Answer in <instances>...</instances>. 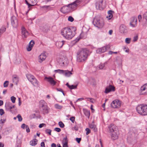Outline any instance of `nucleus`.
<instances>
[{"mask_svg":"<svg viewBox=\"0 0 147 147\" xmlns=\"http://www.w3.org/2000/svg\"><path fill=\"white\" fill-rule=\"evenodd\" d=\"M61 34L63 36L67 39H71L76 34L75 30L73 27L64 28L61 30Z\"/></svg>","mask_w":147,"mask_h":147,"instance_id":"nucleus-1","label":"nucleus"},{"mask_svg":"<svg viewBox=\"0 0 147 147\" xmlns=\"http://www.w3.org/2000/svg\"><path fill=\"white\" fill-rule=\"evenodd\" d=\"M88 51L86 49H82L78 50L77 53V60L78 62L85 61L87 59Z\"/></svg>","mask_w":147,"mask_h":147,"instance_id":"nucleus-2","label":"nucleus"},{"mask_svg":"<svg viewBox=\"0 0 147 147\" xmlns=\"http://www.w3.org/2000/svg\"><path fill=\"white\" fill-rule=\"evenodd\" d=\"M92 22L95 26L99 28H102L104 25L103 19L99 16H97L94 17Z\"/></svg>","mask_w":147,"mask_h":147,"instance_id":"nucleus-3","label":"nucleus"},{"mask_svg":"<svg viewBox=\"0 0 147 147\" xmlns=\"http://www.w3.org/2000/svg\"><path fill=\"white\" fill-rule=\"evenodd\" d=\"M137 112L143 116L147 115V105L142 104L138 105L136 108Z\"/></svg>","mask_w":147,"mask_h":147,"instance_id":"nucleus-4","label":"nucleus"},{"mask_svg":"<svg viewBox=\"0 0 147 147\" xmlns=\"http://www.w3.org/2000/svg\"><path fill=\"white\" fill-rule=\"evenodd\" d=\"M107 130L110 133H113L114 132H116L118 131L117 127L115 125L113 124L109 125Z\"/></svg>","mask_w":147,"mask_h":147,"instance_id":"nucleus-5","label":"nucleus"},{"mask_svg":"<svg viewBox=\"0 0 147 147\" xmlns=\"http://www.w3.org/2000/svg\"><path fill=\"white\" fill-rule=\"evenodd\" d=\"M11 24L13 27L17 28L18 26V20L15 16H12L11 19Z\"/></svg>","mask_w":147,"mask_h":147,"instance_id":"nucleus-6","label":"nucleus"},{"mask_svg":"<svg viewBox=\"0 0 147 147\" xmlns=\"http://www.w3.org/2000/svg\"><path fill=\"white\" fill-rule=\"evenodd\" d=\"M121 102L118 100H113L111 103V106L114 108H119L121 105Z\"/></svg>","mask_w":147,"mask_h":147,"instance_id":"nucleus-7","label":"nucleus"},{"mask_svg":"<svg viewBox=\"0 0 147 147\" xmlns=\"http://www.w3.org/2000/svg\"><path fill=\"white\" fill-rule=\"evenodd\" d=\"M147 94V83L142 86L140 90V95H145Z\"/></svg>","mask_w":147,"mask_h":147,"instance_id":"nucleus-8","label":"nucleus"},{"mask_svg":"<svg viewBox=\"0 0 147 147\" xmlns=\"http://www.w3.org/2000/svg\"><path fill=\"white\" fill-rule=\"evenodd\" d=\"M115 87L111 85H109L105 89V92L106 94H107L110 92H114L115 91Z\"/></svg>","mask_w":147,"mask_h":147,"instance_id":"nucleus-9","label":"nucleus"},{"mask_svg":"<svg viewBox=\"0 0 147 147\" xmlns=\"http://www.w3.org/2000/svg\"><path fill=\"white\" fill-rule=\"evenodd\" d=\"M103 0H100L99 2H96L95 3V6L96 9L100 10H102L104 7L103 5Z\"/></svg>","mask_w":147,"mask_h":147,"instance_id":"nucleus-10","label":"nucleus"},{"mask_svg":"<svg viewBox=\"0 0 147 147\" xmlns=\"http://www.w3.org/2000/svg\"><path fill=\"white\" fill-rule=\"evenodd\" d=\"M45 80H47V81L51 84V85L54 86L56 84V82L55 81L53 78L51 77H47L46 76L45 78Z\"/></svg>","mask_w":147,"mask_h":147,"instance_id":"nucleus-11","label":"nucleus"},{"mask_svg":"<svg viewBox=\"0 0 147 147\" xmlns=\"http://www.w3.org/2000/svg\"><path fill=\"white\" fill-rule=\"evenodd\" d=\"M137 24V19L136 17H132L131 19L130 23V26L133 27H135Z\"/></svg>","mask_w":147,"mask_h":147,"instance_id":"nucleus-12","label":"nucleus"},{"mask_svg":"<svg viewBox=\"0 0 147 147\" xmlns=\"http://www.w3.org/2000/svg\"><path fill=\"white\" fill-rule=\"evenodd\" d=\"M21 30L22 36L26 38L29 34L28 32L24 26L22 27Z\"/></svg>","mask_w":147,"mask_h":147,"instance_id":"nucleus-13","label":"nucleus"},{"mask_svg":"<svg viewBox=\"0 0 147 147\" xmlns=\"http://www.w3.org/2000/svg\"><path fill=\"white\" fill-rule=\"evenodd\" d=\"M60 11L63 13H65L69 12L70 11V9H69V8L67 5L62 7L60 9Z\"/></svg>","mask_w":147,"mask_h":147,"instance_id":"nucleus-14","label":"nucleus"},{"mask_svg":"<svg viewBox=\"0 0 147 147\" xmlns=\"http://www.w3.org/2000/svg\"><path fill=\"white\" fill-rule=\"evenodd\" d=\"M78 5V4L76 3V2H75V1L72 3L68 4V6L70 9V11L76 7Z\"/></svg>","mask_w":147,"mask_h":147,"instance_id":"nucleus-15","label":"nucleus"},{"mask_svg":"<svg viewBox=\"0 0 147 147\" xmlns=\"http://www.w3.org/2000/svg\"><path fill=\"white\" fill-rule=\"evenodd\" d=\"M119 31L121 33H124L126 32V27L124 24H121L119 27Z\"/></svg>","mask_w":147,"mask_h":147,"instance_id":"nucleus-16","label":"nucleus"},{"mask_svg":"<svg viewBox=\"0 0 147 147\" xmlns=\"http://www.w3.org/2000/svg\"><path fill=\"white\" fill-rule=\"evenodd\" d=\"M12 80L14 83L17 85L19 81V77L16 75H13L12 76Z\"/></svg>","mask_w":147,"mask_h":147,"instance_id":"nucleus-17","label":"nucleus"},{"mask_svg":"<svg viewBox=\"0 0 147 147\" xmlns=\"http://www.w3.org/2000/svg\"><path fill=\"white\" fill-rule=\"evenodd\" d=\"M46 56L44 54H41L38 57V61L41 63L46 58Z\"/></svg>","mask_w":147,"mask_h":147,"instance_id":"nucleus-18","label":"nucleus"},{"mask_svg":"<svg viewBox=\"0 0 147 147\" xmlns=\"http://www.w3.org/2000/svg\"><path fill=\"white\" fill-rule=\"evenodd\" d=\"M15 107V106L14 105L11 106V104L9 102L6 103L5 107L6 108V109L8 110L11 111V109L14 108Z\"/></svg>","mask_w":147,"mask_h":147,"instance_id":"nucleus-19","label":"nucleus"},{"mask_svg":"<svg viewBox=\"0 0 147 147\" xmlns=\"http://www.w3.org/2000/svg\"><path fill=\"white\" fill-rule=\"evenodd\" d=\"M118 131L117 132H114L113 133H111V138L113 140H115L117 139L118 138Z\"/></svg>","mask_w":147,"mask_h":147,"instance_id":"nucleus-20","label":"nucleus"},{"mask_svg":"<svg viewBox=\"0 0 147 147\" xmlns=\"http://www.w3.org/2000/svg\"><path fill=\"white\" fill-rule=\"evenodd\" d=\"M30 82L34 86H36L38 85V82L34 77V78H32V80L30 81Z\"/></svg>","mask_w":147,"mask_h":147,"instance_id":"nucleus-21","label":"nucleus"},{"mask_svg":"<svg viewBox=\"0 0 147 147\" xmlns=\"http://www.w3.org/2000/svg\"><path fill=\"white\" fill-rule=\"evenodd\" d=\"M114 13V11L112 10H110L108 12V16L107 17V18H108V19L110 20L113 17V13Z\"/></svg>","mask_w":147,"mask_h":147,"instance_id":"nucleus-22","label":"nucleus"},{"mask_svg":"<svg viewBox=\"0 0 147 147\" xmlns=\"http://www.w3.org/2000/svg\"><path fill=\"white\" fill-rule=\"evenodd\" d=\"M106 49L103 47L98 49L96 50V53L98 54H100L105 52Z\"/></svg>","mask_w":147,"mask_h":147,"instance_id":"nucleus-23","label":"nucleus"},{"mask_svg":"<svg viewBox=\"0 0 147 147\" xmlns=\"http://www.w3.org/2000/svg\"><path fill=\"white\" fill-rule=\"evenodd\" d=\"M83 111L85 115L89 119L90 115V110L86 109H84Z\"/></svg>","mask_w":147,"mask_h":147,"instance_id":"nucleus-24","label":"nucleus"},{"mask_svg":"<svg viewBox=\"0 0 147 147\" xmlns=\"http://www.w3.org/2000/svg\"><path fill=\"white\" fill-rule=\"evenodd\" d=\"M63 42L64 41L57 42L56 43V46L58 48L62 47L64 44Z\"/></svg>","mask_w":147,"mask_h":147,"instance_id":"nucleus-25","label":"nucleus"},{"mask_svg":"<svg viewBox=\"0 0 147 147\" xmlns=\"http://www.w3.org/2000/svg\"><path fill=\"white\" fill-rule=\"evenodd\" d=\"M89 127L90 129H92L94 132H96L97 131L96 125L94 124H89Z\"/></svg>","mask_w":147,"mask_h":147,"instance_id":"nucleus-26","label":"nucleus"},{"mask_svg":"<svg viewBox=\"0 0 147 147\" xmlns=\"http://www.w3.org/2000/svg\"><path fill=\"white\" fill-rule=\"evenodd\" d=\"M40 106L41 108L44 107H46L47 106V104L43 100H41L40 101Z\"/></svg>","mask_w":147,"mask_h":147,"instance_id":"nucleus-27","label":"nucleus"},{"mask_svg":"<svg viewBox=\"0 0 147 147\" xmlns=\"http://www.w3.org/2000/svg\"><path fill=\"white\" fill-rule=\"evenodd\" d=\"M38 140L36 139H34L30 142V144L32 146H35L37 144Z\"/></svg>","mask_w":147,"mask_h":147,"instance_id":"nucleus-28","label":"nucleus"},{"mask_svg":"<svg viewBox=\"0 0 147 147\" xmlns=\"http://www.w3.org/2000/svg\"><path fill=\"white\" fill-rule=\"evenodd\" d=\"M64 75L67 77H69L72 74L71 71L68 70H65Z\"/></svg>","mask_w":147,"mask_h":147,"instance_id":"nucleus-29","label":"nucleus"},{"mask_svg":"<svg viewBox=\"0 0 147 147\" xmlns=\"http://www.w3.org/2000/svg\"><path fill=\"white\" fill-rule=\"evenodd\" d=\"M54 71L55 73H58L60 74H62L64 75L65 70L62 69H58L55 70Z\"/></svg>","mask_w":147,"mask_h":147,"instance_id":"nucleus-30","label":"nucleus"},{"mask_svg":"<svg viewBox=\"0 0 147 147\" xmlns=\"http://www.w3.org/2000/svg\"><path fill=\"white\" fill-rule=\"evenodd\" d=\"M42 111L44 114H47L48 113V107L47 105L46 107H42Z\"/></svg>","mask_w":147,"mask_h":147,"instance_id":"nucleus-31","label":"nucleus"},{"mask_svg":"<svg viewBox=\"0 0 147 147\" xmlns=\"http://www.w3.org/2000/svg\"><path fill=\"white\" fill-rule=\"evenodd\" d=\"M25 2L26 4L28 5V7L29 8V10H30L32 7L34 6L35 5V4H31L28 1H27L26 0Z\"/></svg>","mask_w":147,"mask_h":147,"instance_id":"nucleus-32","label":"nucleus"},{"mask_svg":"<svg viewBox=\"0 0 147 147\" xmlns=\"http://www.w3.org/2000/svg\"><path fill=\"white\" fill-rule=\"evenodd\" d=\"M107 63L105 62L104 63H101L99 65V68L100 69H102L105 68V65H107Z\"/></svg>","mask_w":147,"mask_h":147,"instance_id":"nucleus-33","label":"nucleus"},{"mask_svg":"<svg viewBox=\"0 0 147 147\" xmlns=\"http://www.w3.org/2000/svg\"><path fill=\"white\" fill-rule=\"evenodd\" d=\"M26 76L27 78L30 82L32 79V78H33L34 77L33 76L31 75V74H26Z\"/></svg>","mask_w":147,"mask_h":147,"instance_id":"nucleus-34","label":"nucleus"},{"mask_svg":"<svg viewBox=\"0 0 147 147\" xmlns=\"http://www.w3.org/2000/svg\"><path fill=\"white\" fill-rule=\"evenodd\" d=\"M68 140L67 139V136L65 135V137H64L63 140L62 144H68Z\"/></svg>","mask_w":147,"mask_h":147,"instance_id":"nucleus-35","label":"nucleus"},{"mask_svg":"<svg viewBox=\"0 0 147 147\" xmlns=\"http://www.w3.org/2000/svg\"><path fill=\"white\" fill-rule=\"evenodd\" d=\"M30 2L31 4H34L35 5L36 4L37 0H28Z\"/></svg>","mask_w":147,"mask_h":147,"instance_id":"nucleus-36","label":"nucleus"},{"mask_svg":"<svg viewBox=\"0 0 147 147\" xmlns=\"http://www.w3.org/2000/svg\"><path fill=\"white\" fill-rule=\"evenodd\" d=\"M55 108L60 109H62V107L58 104H56L55 105Z\"/></svg>","mask_w":147,"mask_h":147,"instance_id":"nucleus-37","label":"nucleus"},{"mask_svg":"<svg viewBox=\"0 0 147 147\" xmlns=\"http://www.w3.org/2000/svg\"><path fill=\"white\" fill-rule=\"evenodd\" d=\"M78 86V85L77 84L76 85H72L70 86V87H69V89H76L77 88V86Z\"/></svg>","mask_w":147,"mask_h":147,"instance_id":"nucleus-38","label":"nucleus"},{"mask_svg":"<svg viewBox=\"0 0 147 147\" xmlns=\"http://www.w3.org/2000/svg\"><path fill=\"white\" fill-rule=\"evenodd\" d=\"M17 118L18 119V120L19 121H21L22 120V118L20 114H18L17 116Z\"/></svg>","mask_w":147,"mask_h":147,"instance_id":"nucleus-39","label":"nucleus"},{"mask_svg":"<svg viewBox=\"0 0 147 147\" xmlns=\"http://www.w3.org/2000/svg\"><path fill=\"white\" fill-rule=\"evenodd\" d=\"M59 125L61 128H63L64 127V125L62 121H59Z\"/></svg>","mask_w":147,"mask_h":147,"instance_id":"nucleus-40","label":"nucleus"},{"mask_svg":"<svg viewBox=\"0 0 147 147\" xmlns=\"http://www.w3.org/2000/svg\"><path fill=\"white\" fill-rule=\"evenodd\" d=\"M45 131L47 134H48L49 135H51V130L50 129H47L45 130Z\"/></svg>","mask_w":147,"mask_h":147,"instance_id":"nucleus-41","label":"nucleus"},{"mask_svg":"<svg viewBox=\"0 0 147 147\" xmlns=\"http://www.w3.org/2000/svg\"><path fill=\"white\" fill-rule=\"evenodd\" d=\"M131 41V38H126L125 40V42L127 44H129Z\"/></svg>","mask_w":147,"mask_h":147,"instance_id":"nucleus-42","label":"nucleus"},{"mask_svg":"<svg viewBox=\"0 0 147 147\" xmlns=\"http://www.w3.org/2000/svg\"><path fill=\"white\" fill-rule=\"evenodd\" d=\"M16 99V98L13 96H12L11 97V100L13 103L15 102Z\"/></svg>","mask_w":147,"mask_h":147,"instance_id":"nucleus-43","label":"nucleus"},{"mask_svg":"<svg viewBox=\"0 0 147 147\" xmlns=\"http://www.w3.org/2000/svg\"><path fill=\"white\" fill-rule=\"evenodd\" d=\"M74 18L71 16H69L68 18V21L71 22H72L74 20Z\"/></svg>","mask_w":147,"mask_h":147,"instance_id":"nucleus-44","label":"nucleus"},{"mask_svg":"<svg viewBox=\"0 0 147 147\" xmlns=\"http://www.w3.org/2000/svg\"><path fill=\"white\" fill-rule=\"evenodd\" d=\"M85 130L86 131V135H88L90 133V130L89 128H86Z\"/></svg>","mask_w":147,"mask_h":147,"instance_id":"nucleus-45","label":"nucleus"},{"mask_svg":"<svg viewBox=\"0 0 147 147\" xmlns=\"http://www.w3.org/2000/svg\"><path fill=\"white\" fill-rule=\"evenodd\" d=\"M34 40H32L29 43V45L31 46H32V47L34 45Z\"/></svg>","mask_w":147,"mask_h":147,"instance_id":"nucleus-46","label":"nucleus"},{"mask_svg":"<svg viewBox=\"0 0 147 147\" xmlns=\"http://www.w3.org/2000/svg\"><path fill=\"white\" fill-rule=\"evenodd\" d=\"M8 81H5L4 83L3 86L4 87H6L7 86L8 84Z\"/></svg>","mask_w":147,"mask_h":147,"instance_id":"nucleus-47","label":"nucleus"},{"mask_svg":"<svg viewBox=\"0 0 147 147\" xmlns=\"http://www.w3.org/2000/svg\"><path fill=\"white\" fill-rule=\"evenodd\" d=\"M144 18L147 22V11L145 12V13L143 15Z\"/></svg>","mask_w":147,"mask_h":147,"instance_id":"nucleus-48","label":"nucleus"},{"mask_svg":"<svg viewBox=\"0 0 147 147\" xmlns=\"http://www.w3.org/2000/svg\"><path fill=\"white\" fill-rule=\"evenodd\" d=\"M70 120L72 122L74 123L75 121V117H72L70 118Z\"/></svg>","mask_w":147,"mask_h":147,"instance_id":"nucleus-49","label":"nucleus"},{"mask_svg":"<svg viewBox=\"0 0 147 147\" xmlns=\"http://www.w3.org/2000/svg\"><path fill=\"white\" fill-rule=\"evenodd\" d=\"M5 113L3 109H0V115H2Z\"/></svg>","mask_w":147,"mask_h":147,"instance_id":"nucleus-50","label":"nucleus"},{"mask_svg":"<svg viewBox=\"0 0 147 147\" xmlns=\"http://www.w3.org/2000/svg\"><path fill=\"white\" fill-rule=\"evenodd\" d=\"M103 47L106 49L105 51L107 50H109L110 49V47L109 45H107Z\"/></svg>","mask_w":147,"mask_h":147,"instance_id":"nucleus-51","label":"nucleus"},{"mask_svg":"<svg viewBox=\"0 0 147 147\" xmlns=\"http://www.w3.org/2000/svg\"><path fill=\"white\" fill-rule=\"evenodd\" d=\"M32 46H31L29 45L28 47L27 48V50L28 51H31L32 49Z\"/></svg>","mask_w":147,"mask_h":147,"instance_id":"nucleus-52","label":"nucleus"},{"mask_svg":"<svg viewBox=\"0 0 147 147\" xmlns=\"http://www.w3.org/2000/svg\"><path fill=\"white\" fill-rule=\"evenodd\" d=\"M54 130L57 132H59L61 131V129L59 128L55 127L54 129Z\"/></svg>","mask_w":147,"mask_h":147,"instance_id":"nucleus-53","label":"nucleus"},{"mask_svg":"<svg viewBox=\"0 0 147 147\" xmlns=\"http://www.w3.org/2000/svg\"><path fill=\"white\" fill-rule=\"evenodd\" d=\"M76 141L78 143H80V142L81 140V138H77L76 139Z\"/></svg>","mask_w":147,"mask_h":147,"instance_id":"nucleus-54","label":"nucleus"},{"mask_svg":"<svg viewBox=\"0 0 147 147\" xmlns=\"http://www.w3.org/2000/svg\"><path fill=\"white\" fill-rule=\"evenodd\" d=\"M84 0H76L75 1V2H76V3L78 5L80 4Z\"/></svg>","mask_w":147,"mask_h":147,"instance_id":"nucleus-55","label":"nucleus"},{"mask_svg":"<svg viewBox=\"0 0 147 147\" xmlns=\"http://www.w3.org/2000/svg\"><path fill=\"white\" fill-rule=\"evenodd\" d=\"M46 126V124L45 123H41L40 124L39 126V127L40 128H41L43 126Z\"/></svg>","mask_w":147,"mask_h":147,"instance_id":"nucleus-56","label":"nucleus"},{"mask_svg":"<svg viewBox=\"0 0 147 147\" xmlns=\"http://www.w3.org/2000/svg\"><path fill=\"white\" fill-rule=\"evenodd\" d=\"M26 131L27 133H28L30 131V129L28 125H26Z\"/></svg>","mask_w":147,"mask_h":147,"instance_id":"nucleus-57","label":"nucleus"},{"mask_svg":"<svg viewBox=\"0 0 147 147\" xmlns=\"http://www.w3.org/2000/svg\"><path fill=\"white\" fill-rule=\"evenodd\" d=\"M123 50L126 52L128 53L129 52V50L128 48L124 47L123 48Z\"/></svg>","mask_w":147,"mask_h":147,"instance_id":"nucleus-58","label":"nucleus"},{"mask_svg":"<svg viewBox=\"0 0 147 147\" xmlns=\"http://www.w3.org/2000/svg\"><path fill=\"white\" fill-rule=\"evenodd\" d=\"M138 39V37L137 36H135L134 37L133 41L134 42L136 41Z\"/></svg>","mask_w":147,"mask_h":147,"instance_id":"nucleus-59","label":"nucleus"},{"mask_svg":"<svg viewBox=\"0 0 147 147\" xmlns=\"http://www.w3.org/2000/svg\"><path fill=\"white\" fill-rule=\"evenodd\" d=\"M40 146L42 147H45V143L44 142H42L40 144Z\"/></svg>","mask_w":147,"mask_h":147,"instance_id":"nucleus-60","label":"nucleus"},{"mask_svg":"<svg viewBox=\"0 0 147 147\" xmlns=\"http://www.w3.org/2000/svg\"><path fill=\"white\" fill-rule=\"evenodd\" d=\"M26 125L25 124L23 123L21 125V128L23 129H24L25 127H26Z\"/></svg>","mask_w":147,"mask_h":147,"instance_id":"nucleus-61","label":"nucleus"},{"mask_svg":"<svg viewBox=\"0 0 147 147\" xmlns=\"http://www.w3.org/2000/svg\"><path fill=\"white\" fill-rule=\"evenodd\" d=\"M142 16L141 15H139L138 16V19L139 20V22L140 21V20H141L142 19Z\"/></svg>","mask_w":147,"mask_h":147,"instance_id":"nucleus-62","label":"nucleus"},{"mask_svg":"<svg viewBox=\"0 0 147 147\" xmlns=\"http://www.w3.org/2000/svg\"><path fill=\"white\" fill-rule=\"evenodd\" d=\"M57 91H60L61 92H63V91L60 88H57Z\"/></svg>","mask_w":147,"mask_h":147,"instance_id":"nucleus-63","label":"nucleus"},{"mask_svg":"<svg viewBox=\"0 0 147 147\" xmlns=\"http://www.w3.org/2000/svg\"><path fill=\"white\" fill-rule=\"evenodd\" d=\"M51 147H56V145L55 143H52L51 145Z\"/></svg>","mask_w":147,"mask_h":147,"instance_id":"nucleus-64","label":"nucleus"}]
</instances>
